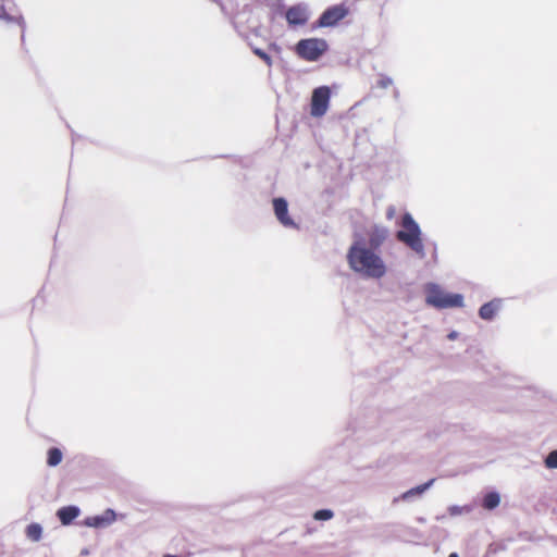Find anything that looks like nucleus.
Segmentation results:
<instances>
[{
    "instance_id": "1",
    "label": "nucleus",
    "mask_w": 557,
    "mask_h": 557,
    "mask_svg": "<svg viewBox=\"0 0 557 557\" xmlns=\"http://www.w3.org/2000/svg\"><path fill=\"white\" fill-rule=\"evenodd\" d=\"M347 258L350 268L367 277L380 278L385 274L382 259L366 246H351Z\"/></svg>"
},
{
    "instance_id": "2",
    "label": "nucleus",
    "mask_w": 557,
    "mask_h": 557,
    "mask_svg": "<svg viewBox=\"0 0 557 557\" xmlns=\"http://www.w3.org/2000/svg\"><path fill=\"white\" fill-rule=\"evenodd\" d=\"M425 302L436 309L459 308L463 306V296L444 292L437 284L429 283L424 287Z\"/></svg>"
},
{
    "instance_id": "3",
    "label": "nucleus",
    "mask_w": 557,
    "mask_h": 557,
    "mask_svg": "<svg viewBox=\"0 0 557 557\" xmlns=\"http://www.w3.org/2000/svg\"><path fill=\"white\" fill-rule=\"evenodd\" d=\"M327 48L326 40L322 38H307L296 44L295 52L300 59L314 62L326 52Z\"/></svg>"
},
{
    "instance_id": "4",
    "label": "nucleus",
    "mask_w": 557,
    "mask_h": 557,
    "mask_svg": "<svg viewBox=\"0 0 557 557\" xmlns=\"http://www.w3.org/2000/svg\"><path fill=\"white\" fill-rule=\"evenodd\" d=\"M400 230L396 237L404 244H419L421 242L420 227L410 213H405L401 218Z\"/></svg>"
},
{
    "instance_id": "5",
    "label": "nucleus",
    "mask_w": 557,
    "mask_h": 557,
    "mask_svg": "<svg viewBox=\"0 0 557 557\" xmlns=\"http://www.w3.org/2000/svg\"><path fill=\"white\" fill-rule=\"evenodd\" d=\"M330 97L331 90L327 86H321L313 90L310 106V113L312 116L320 117L326 113L329 109Z\"/></svg>"
},
{
    "instance_id": "6",
    "label": "nucleus",
    "mask_w": 557,
    "mask_h": 557,
    "mask_svg": "<svg viewBox=\"0 0 557 557\" xmlns=\"http://www.w3.org/2000/svg\"><path fill=\"white\" fill-rule=\"evenodd\" d=\"M349 13V9L341 3L329 7L319 17L318 26L320 27H332L335 26L339 21L345 18Z\"/></svg>"
},
{
    "instance_id": "7",
    "label": "nucleus",
    "mask_w": 557,
    "mask_h": 557,
    "mask_svg": "<svg viewBox=\"0 0 557 557\" xmlns=\"http://www.w3.org/2000/svg\"><path fill=\"white\" fill-rule=\"evenodd\" d=\"M289 27L305 26L309 21V11L306 4L298 3L289 7L285 12Z\"/></svg>"
},
{
    "instance_id": "8",
    "label": "nucleus",
    "mask_w": 557,
    "mask_h": 557,
    "mask_svg": "<svg viewBox=\"0 0 557 557\" xmlns=\"http://www.w3.org/2000/svg\"><path fill=\"white\" fill-rule=\"evenodd\" d=\"M273 209L276 219L284 226H294L295 223L292 218L288 215V203L284 198H274L273 199Z\"/></svg>"
},
{
    "instance_id": "9",
    "label": "nucleus",
    "mask_w": 557,
    "mask_h": 557,
    "mask_svg": "<svg viewBox=\"0 0 557 557\" xmlns=\"http://www.w3.org/2000/svg\"><path fill=\"white\" fill-rule=\"evenodd\" d=\"M500 307V300L494 299L481 306L479 315L483 320H492Z\"/></svg>"
},
{
    "instance_id": "10",
    "label": "nucleus",
    "mask_w": 557,
    "mask_h": 557,
    "mask_svg": "<svg viewBox=\"0 0 557 557\" xmlns=\"http://www.w3.org/2000/svg\"><path fill=\"white\" fill-rule=\"evenodd\" d=\"M79 515V509L75 506L62 507L58 510L57 516L62 524H70Z\"/></svg>"
},
{
    "instance_id": "11",
    "label": "nucleus",
    "mask_w": 557,
    "mask_h": 557,
    "mask_svg": "<svg viewBox=\"0 0 557 557\" xmlns=\"http://www.w3.org/2000/svg\"><path fill=\"white\" fill-rule=\"evenodd\" d=\"M500 503L499 494L496 492L487 493L482 500V506L484 509L492 510L495 509Z\"/></svg>"
},
{
    "instance_id": "12",
    "label": "nucleus",
    "mask_w": 557,
    "mask_h": 557,
    "mask_svg": "<svg viewBox=\"0 0 557 557\" xmlns=\"http://www.w3.org/2000/svg\"><path fill=\"white\" fill-rule=\"evenodd\" d=\"M62 458H63V454H62L61 449H59L57 447H52L47 453V465L49 467H55L59 463H61Z\"/></svg>"
},
{
    "instance_id": "13",
    "label": "nucleus",
    "mask_w": 557,
    "mask_h": 557,
    "mask_svg": "<svg viewBox=\"0 0 557 557\" xmlns=\"http://www.w3.org/2000/svg\"><path fill=\"white\" fill-rule=\"evenodd\" d=\"M42 529L38 523H32L26 528V535L32 541H39L41 537Z\"/></svg>"
},
{
    "instance_id": "14",
    "label": "nucleus",
    "mask_w": 557,
    "mask_h": 557,
    "mask_svg": "<svg viewBox=\"0 0 557 557\" xmlns=\"http://www.w3.org/2000/svg\"><path fill=\"white\" fill-rule=\"evenodd\" d=\"M433 482H434V479H431L429 482L418 485V486L407 491L404 494V498H407V497L413 496V495H420V494L424 493L433 484Z\"/></svg>"
},
{
    "instance_id": "15",
    "label": "nucleus",
    "mask_w": 557,
    "mask_h": 557,
    "mask_svg": "<svg viewBox=\"0 0 557 557\" xmlns=\"http://www.w3.org/2000/svg\"><path fill=\"white\" fill-rule=\"evenodd\" d=\"M20 16L10 14L4 5H0V20H3L9 23L18 22Z\"/></svg>"
},
{
    "instance_id": "16",
    "label": "nucleus",
    "mask_w": 557,
    "mask_h": 557,
    "mask_svg": "<svg viewBox=\"0 0 557 557\" xmlns=\"http://www.w3.org/2000/svg\"><path fill=\"white\" fill-rule=\"evenodd\" d=\"M545 467L548 469H557V449L547 455L545 458Z\"/></svg>"
},
{
    "instance_id": "17",
    "label": "nucleus",
    "mask_w": 557,
    "mask_h": 557,
    "mask_svg": "<svg viewBox=\"0 0 557 557\" xmlns=\"http://www.w3.org/2000/svg\"><path fill=\"white\" fill-rule=\"evenodd\" d=\"M334 516L333 511L330 509H321L317 510L313 515L315 520H330Z\"/></svg>"
},
{
    "instance_id": "18",
    "label": "nucleus",
    "mask_w": 557,
    "mask_h": 557,
    "mask_svg": "<svg viewBox=\"0 0 557 557\" xmlns=\"http://www.w3.org/2000/svg\"><path fill=\"white\" fill-rule=\"evenodd\" d=\"M253 53L259 57L261 60L264 61V63L270 67L272 66V58L267 53L264 52L263 50L259 49V48H255L253 49Z\"/></svg>"
},
{
    "instance_id": "19",
    "label": "nucleus",
    "mask_w": 557,
    "mask_h": 557,
    "mask_svg": "<svg viewBox=\"0 0 557 557\" xmlns=\"http://www.w3.org/2000/svg\"><path fill=\"white\" fill-rule=\"evenodd\" d=\"M376 85H377V87L385 89L393 85V81H392V78L382 75L380 77V79L377 81Z\"/></svg>"
},
{
    "instance_id": "20",
    "label": "nucleus",
    "mask_w": 557,
    "mask_h": 557,
    "mask_svg": "<svg viewBox=\"0 0 557 557\" xmlns=\"http://www.w3.org/2000/svg\"><path fill=\"white\" fill-rule=\"evenodd\" d=\"M395 212H396L395 207H393V206L388 207L387 210H386V218L388 220H392L394 218V215H395Z\"/></svg>"
},
{
    "instance_id": "21",
    "label": "nucleus",
    "mask_w": 557,
    "mask_h": 557,
    "mask_svg": "<svg viewBox=\"0 0 557 557\" xmlns=\"http://www.w3.org/2000/svg\"><path fill=\"white\" fill-rule=\"evenodd\" d=\"M102 521H103V519H102V518H100V517H95V518H94V523H92V525H95V527H99V525H101Z\"/></svg>"
},
{
    "instance_id": "22",
    "label": "nucleus",
    "mask_w": 557,
    "mask_h": 557,
    "mask_svg": "<svg viewBox=\"0 0 557 557\" xmlns=\"http://www.w3.org/2000/svg\"><path fill=\"white\" fill-rule=\"evenodd\" d=\"M417 252H421L422 251V248L423 246L422 245H419V246H411Z\"/></svg>"
},
{
    "instance_id": "23",
    "label": "nucleus",
    "mask_w": 557,
    "mask_h": 557,
    "mask_svg": "<svg viewBox=\"0 0 557 557\" xmlns=\"http://www.w3.org/2000/svg\"><path fill=\"white\" fill-rule=\"evenodd\" d=\"M107 513H109L111 516L109 521L114 520V512L112 510H109Z\"/></svg>"
},
{
    "instance_id": "24",
    "label": "nucleus",
    "mask_w": 557,
    "mask_h": 557,
    "mask_svg": "<svg viewBox=\"0 0 557 557\" xmlns=\"http://www.w3.org/2000/svg\"><path fill=\"white\" fill-rule=\"evenodd\" d=\"M448 557H459L457 553H450Z\"/></svg>"
},
{
    "instance_id": "25",
    "label": "nucleus",
    "mask_w": 557,
    "mask_h": 557,
    "mask_svg": "<svg viewBox=\"0 0 557 557\" xmlns=\"http://www.w3.org/2000/svg\"><path fill=\"white\" fill-rule=\"evenodd\" d=\"M455 337H456L455 333H451V334L449 335V338H455Z\"/></svg>"
},
{
    "instance_id": "26",
    "label": "nucleus",
    "mask_w": 557,
    "mask_h": 557,
    "mask_svg": "<svg viewBox=\"0 0 557 557\" xmlns=\"http://www.w3.org/2000/svg\"><path fill=\"white\" fill-rule=\"evenodd\" d=\"M451 511H453V512H459V510H458V509H456V508L451 509Z\"/></svg>"
}]
</instances>
